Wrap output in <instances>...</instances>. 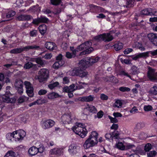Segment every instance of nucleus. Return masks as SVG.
Segmentation results:
<instances>
[{"instance_id":"f257e3e1","label":"nucleus","mask_w":157,"mask_h":157,"mask_svg":"<svg viewBox=\"0 0 157 157\" xmlns=\"http://www.w3.org/2000/svg\"><path fill=\"white\" fill-rule=\"evenodd\" d=\"M98 133L95 131L92 132L89 138L85 141L83 145L85 149H88L96 145L98 143Z\"/></svg>"},{"instance_id":"f03ea898","label":"nucleus","mask_w":157,"mask_h":157,"mask_svg":"<svg viewBox=\"0 0 157 157\" xmlns=\"http://www.w3.org/2000/svg\"><path fill=\"white\" fill-rule=\"evenodd\" d=\"M92 44V42L91 41H88L80 45L78 48V49L79 51L85 49V51L81 53V55L91 53L93 50V48L91 47Z\"/></svg>"},{"instance_id":"7ed1b4c3","label":"nucleus","mask_w":157,"mask_h":157,"mask_svg":"<svg viewBox=\"0 0 157 157\" xmlns=\"http://www.w3.org/2000/svg\"><path fill=\"white\" fill-rule=\"evenodd\" d=\"M49 76V72L48 70L46 68H42L38 71L37 77L39 82H41L46 81Z\"/></svg>"},{"instance_id":"20e7f679","label":"nucleus","mask_w":157,"mask_h":157,"mask_svg":"<svg viewBox=\"0 0 157 157\" xmlns=\"http://www.w3.org/2000/svg\"><path fill=\"white\" fill-rule=\"evenodd\" d=\"M78 66L79 67L75 68L73 70L71 75L73 76H78L81 78L86 76L88 74V72L84 70V68L86 67H87L80 66L79 63Z\"/></svg>"},{"instance_id":"39448f33","label":"nucleus","mask_w":157,"mask_h":157,"mask_svg":"<svg viewBox=\"0 0 157 157\" xmlns=\"http://www.w3.org/2000/svg\"><path fill=\"white\" fill-rule=\"evenodd\" d=\"M113 38L110 33H104L95 36L93 41L109 42L112 40Z\"/></svg>"},{"instance_id":"423d86ee","label":"nucleus","mask_w":157,"mask_h":157,"mask_svg":"<svg viewBox=\"0 0 157 157\" xmlns=\"http://www.w3.org/2000/svg\"><path fill=\"white\" fill-rule=\"evenodd\" d=\"M99 59V58L98 57H96L94 58L89 57H86L79 62V65L80 66L88 67L97 62Z\"/></svg>"},{"instance_id":"0eeeda50","label":"nucleus","mask_w":157,"mask_h":157,"mask_svg":"<svg viewBox=\"0 0 157 157\" xmlns=\"http://www.w3.org/2000/svg\"><path fill=\"white\" fill-rule=\"evenodd\" d=\"M149 53L152 56L157 55V49L152 51L139 53L133 56L132 58L133 60H136L140 58L148 57Z\"/></svg>"},{"instance_id":"6e6552de","label":"nucleus","mask_w":157,"mask_h":157,"mask_svg":"<svg viewBox=\"0 0 157 157\" xmlns=\"http://www.w3.org/2000/svg\"><path fill=\"white\" fill-rule=\"evenodd\" d=\"M55 124V122L53 120L50 119L42 120L41 122L42 127L44 129L51 128Z\"/></svg>"},{"instance_id":"1a4fd4ad","label":"nucleus","mask_w":157,"mask_h":157,"mask_svg":"<svg viewBox=\"0 0 157 157\" xmlns=\"http://www.w3.org/2000/svg\"><path fill=\"white\" fill-rule=\"evenodd\" d=\"M14 140L19 141L22 140L25 136V132L22 130H20L13 132Z\"/></svg>"},{"instance_id":"9d476101","label":"nucleus","mask_w":157,"mask_h":157,"mask_svg":"<svg viewBox=\"0 0 157 157\" xmlns=\"http://www.w3.org/2000/svg\"><path fill=\"white\" fill-rule=\"evenodd\" d=\"M147 77L151 81L157 82V74L155 72V70L149 67L147 72Z\"/></svg>"},{"instance_id":"9b49d317","label":"nucleus","mask_w":157,"mask_h":157,"mask_svg":"<svg viewBox=\"0 0 157 157\" xmlns=\"http://www.w3.org/2000/svg\"><path fill=\"white\" fill-rule=\"evenodd\" d=\"M24 85L26 89V92L28 95L30 97H33L34 95L33 89V85L28 81L24 82Z\"/></svg>"},{"instance_id":"f8f14e48","label":"nucleus","mask_w":157,"mask_h":157,"mask_svg":"<svg viewBox=\"0 0 157 157\" xmlns=\"http://www.w3.org/2000/svg\"><path fill=\"white\" fill-rule=\"evenodd\" d=\"M140 13L143 15L157 16V10L151 8H147L142 10Z\"/></svg>"},{"instance_id":"ddd939ff","label":"nucleus","mask_w":157,"mask_h":157,"mask_svg":"<svg viewBox=\"0 0 157 157\" xmlns=\"http://www.w3.org/2000/svg\"><path fill=\"white\" fill-rule=\"evenodd\" d=\"M41 147L37 148L36 147L33 146L31 147L29 150L28 153L31 156L34 155L36 154L38 152H42L43 149L42 147V145H41Z\"/></svg>"},{"instance_id":"4468645a","label":"nucleus","mask_w":157,"mask_h":157,"mask_svg":"<svg viewBox=\"0 0 157 157\" xmlns=\"http://www.w3.org/2000/svg\"><path fill=\"white\" fill-rule=\"evenodd\" d=\"M79 147L76 146L74 144L70 145L69 147L68 152L72 155L76 154L78 151Z\"/></svg>"},{"instance_id":"2eb2a0df","label":"nucleus","mask_w":157,"mask_h":157,"mask_svg":"<svg viewBox=\"0 0 157 157\" xmlns=\"http://www.w3.org/2000/svg\"><path fill=\"white\" fill-rule=\"evenodd\" d=\"M147 37L149 40L155 46H157V34L155 33H150L147 35Z\"/></svg>"},{"instance_id":"dca6fc26","label":"nucleus","mask_w":157,"mask_h":157,"mask_svg":"<svg viewBox=\"0 0 157 157\" xmlns=\"http://www.w3.org/2000/svg\"><path fill=\"white\" fill-rule=\"evenodd\" d=\"M61 120L63 124H69L71 122L72 119L70 114H65L62 116Z\"/></svg>"},{"instance_id":"f3484780","label":"nucleus","mask_w":157,"mask_h":157,"mask_svg":"<svg viewBox=\"0 0 157 157\" xmlns=\"http://www.w3.org/2000/svg\"><path fill=\"white\" fill-rule=\"evenodd\" d=\"M83 128H86L84 124L80 123H77L75 125L72 127V129L74 132H77L78 133L80 134L81 132H79V131L82 130Z\"/></svg>"},{"instance_id":"a211bd4d","label":"nucleus","mask_w":157,"mask_h":157,"mask_svg":"<svg viewBox=\"0 0 157 157\" xmlns=\"http://www.w3.org/2000/svg\"><path fill=\"white\" fill-rule=\"evenodd\" d=\"M63 148H56L51 149L50 153L51 155H60L63 152Z\"/></svg>"},{"instance_id":"6ab92c4d","label":"nucleus","mask_w":157,"mask_h":157,"mask_svg":"<svg viewBox=\"0 0 157 157\" xmlns=\"http://www.w3.org/2000/svg\"><path fill=\"white\" fill-rule=\"evenodd\" d=\"M84 112L88 111L89 113H96L97 112V110L94 106L91 105H88L84 108Z\"/></svg>"},{"instance_id":"aec40b11","label":"nucleus","mask_w":157,"mask_h":157,"mask_svg":"<svg viewBox=\"0 0 157 157\" xmlns=\"http://www.w3.org/2000/svg\"><path fill=\"white\" fill-rule=\"evenodd\" d=\"M10 93L9 92H7L6 93L2 96V99L3 101L7 103L12 102L13 100L10 98V94L8 93Z\"/></svg>"},{"instance_id":"412c9836","label":"nucleus","mask_w":157,"mask_h":157,"mask_svg":"<svg viewBox=\"0 0 157 157\" xmlns=\"http://www.w3.org/2000/svg\"><path fill=\"white\" fill-rule=\"evenodd\" d=\"M45 47L50 50H52L56 48V44L54 43L48 42L45 44Z\"/></svg>"},{"instance_id":"4be33fe9","label":"nucleus","mask_w":157,"mask_h":157,"mask_svg":"<svg viewBox=\"0 0 157 157\" xmlns=\"http://www.w3.org/2000/svg\"><path fill=\"white\" fill-rule=\"evenodd\" d=\"M48 98L50 100L59 97V95L54 92L50 93L47 94Z\"/></svg>"},{"instance_id":"5701e85b","label":"nucleus","mask_w":157,"mask_h":157,"mask_svg":"<svg viewBox=\"0 0 157 157\" xmlns=\"http://www.w3.org/2000/svg\"><path fill=\"white\" fill-rule=\"evenodd\" d=\"M94 98L93 96L90 95L88 96H85L81 98L80 100L81 101L90 102L92 101Z\"/></svg>"},{"instance_id":"b1692460","label":"nucleus","mask_w":157,"mask_h":157,"mask_svg":"<svg viewBox=\"0 0 157 157\" xmlns=\"http://www.w3.org/2000/svg\"><path fill=\"white\" fill-rule=\"evenodd\" d=\"M79 132H81L80 134V133H78V132H74L76 134L78 135L82 138H83L86 136L87 132V131L86 128H83V129H82V130H80V131H79Z\"/></svg>"},{"instance_id":"393cba45","label":"nucleus","mask_w":157,"mask_h":157,"mask_svg":"<svg viewBox=\"0 0 157 157\" xmlns=\"http://www.w3.org/2000/svg\"><path fill=\"white\" fill-rule=\"evenodd\" d=\"M31 18V16L29 15H21L18 16L17 19L19 21H25L29 20Z\"/></svg>"},{"instance_id":"a878e982","label":"nucleus","mask_w":157,"mask_h":157,"mask_svg":"<svg viewBox=\"0 0 157 157\" xmlns=\"http://www.w3.org/2000/svg\"><path fill=\"white\" fill-rule=\"evenodd\" d=\"M131 73L133 75L137 74L140 73V70L139 68L135 66H133L131 69Z\"/></svg>"},{"instance_id":"bb28decb","label":"nucleus","mask_w":157,"mask_h":157,"mask_svg":"<svg viewBox=\"0 0 157 157\" xmlns=\"http://www.w3.org/2000/svg\"><path fill=\"white\" fill-rule=\"evenodd\" d=\"M39 48V46L36 45L28 46L22 47V52L24 51H27L29 49H37Z\"/></svg>"},{"instance_id":"cd10ccee","label":"nucleus","mask_w":157,"mask_h":157,"mask_svg":"<svg viewBox=\"0 0 157 157\" xmlns=\"http://www.w3.org/2000/svg\"><path fill=\"white\" fill-rule=\"evenodd\" d=\"M108 79L106 81L107 82H112L115 84L117 83L118 82V80L114 77L113 76H110L108 78Z\"/></svg>"},{"instance_id":"c85d7f7f","label":"nucleus","mask_w":157,"mask_h":157,"mask_svg":"<svg viewBox=\"0 0 157 157\" xmlns=\"http://www.w3.org/2000/svg\"><path fill=\"white\" fill-rule=\"evenodd\" d=\"M4 157H19L15 153L12 151H8Z\"/></svg>"},{"instance_id":"c756f323","label":"nucleus","mask_w":157,"mask_h":157,"mask_svg":"<svg viewBox=\"0 0 157 157\" xmlns=\"http://www.w3.org/2000/svg\"><path fill=\"white\" fill-rule=\"evenodd\" d=\"M63 64V63L61 61H59L55 62L52 66L55 69H57Z\"/></svg>"},{"instance_id":"7c9ffc66","label":"nucleus","mask_w":157,"mask_h":157,"mask_svg":"<svg viewBox=\"0 0 157 157\" xmlns=\"http://www.w3.org/2000/svg\"><path fill=\"white\" fill-rule=\"evenodd\" d=\"M29 99V98L25 95H23L20 97L18 99V101L19 103H22L23 102L27 101Z\"/></svg>"},{"instance_id":"2f4dec72","label":"nucleus","mask_w":157,"mask_h":157,"mask_svg":"<svg viewBox=\"0 0 157 157\" xmlns=\"http://www.w3.org/2000/svg\"><path fill=\"white\" fill-rule=\"evenodd\" d=\"M114 47L116 51H118L123 48V44L121 42H117V43L114 45Z\"/></svg>"},{"instance_id":"473e14b6","label":"nucleus","mask_w":157,"mask_h":157,"mask_svg":"<svg viewBox=\"0 0 157 157\" xmlns=\"http://www.w3.org/2000/svg\"><path fill=\"white\" fill-rule=\"evenodd\" d=\"M6 138L8 140L12 141L14 140L13 132V133H9L6 136Z\"/></svg>"},{"instance_id":"72a5a7b5","label":"nucleus","mask_w":157,"mask_h":157,"mask_svg":"<svg viewBox=\"0 0 157 157\" xmlns=\"http://www.w3.org/2000/svg\"><path fill=\"white\" fill-rule=\"evenodd\" d=\"M22 52V47L14 49L10 51V53L13 54L19 53Z\"/></svg>"},{"instance_id":"f704fd0d","label":"nucleus","mask_w":157,"mask_h":157,"mask_svg":"<svg viewBox=\"0 0 157 157\" xmlns=\"http://www.w3.org/2000/svg\"><path fill=\"white\" fill-rule=\"evenodd\" d=\"M14 85L16 88L23 87V82L21 80H16Z\"/></svg>"},{"instance_id":"c9c22d12","label":"nucleus","mask_w":157,"mask_h":157,"mask_svg":"<svg viewBox=\"0 0 157 157\" xmlns=\"http://www.w3.org/2000/svg\"><path fill=\"white\" fill-rule=\"evenodd\" d=\"M135 48H138L141 51L145 50V48L143 47L141 43L136 42L135 44V45L134 46Z\"/></svg>"},{"instance_id":"e433bc0d","label":"nucleus","mask_w":157,"mask_h":157,"mask_svg":"<svg viewBox=\"0 0 157 157\" xmlns=\"http://www.w3.org/2000/svg\"><path fill=\"white\" fill-rule=\"evenodd\" d=\"M116 146L117 148L119 149L123 150H125V147L124 144L121 142H119L116 144Z\"/></svg>"},{"instance_id":"4c0bfd02","label":"nucleus","mask_w":157,"mask_h":157,"mask_svg":"<svg viewBox=\"0 0 157 157\" xmlns=\"http://www.w3.org/2000/svg\"><path fill=\"white\" fill-rule=\"evenodd\" d=\"M122 102L121 100H116L114 104V107L118 108H120L122 107Z\"/></svg>"},{"instance_id":"58836bf2","label":"nucleus","mask_w":157,"mask_h":157,"mask_svg":"<svg viewBox=\"0 0 157 157\" xmlns=\"http://www.w3.org/2000/svg\"><path fill=\"white\" fill-rule=\"evenodd\" d=\"M59 85V83L56 82L52 84H50L48 85V87L51 90L53 89L55 87Z\"/></svg>"},{"instance_id":"ea45409f","label":"nucleus","mask_w":157,"mask_h":157,"mask_svg":"<svg viewBox=\"0 0 157 157\" xmlns=\"http://www.w3.org/2000/svg\"><path fill=\"white\" fill-rule=\"evenodd\" d=\"M150 93L153 95H155L157 94V86H154L151 89Z\"/></svg>"},{"instance_id":"a19ab883","label":"nucleus","mask_w":157,"mask_h":157,"mask_svg":"<svg viewBox=\"0 0 157 157\" xmlns=\"http://www.w3.org/2000/svg\"><path fill=\"white\" fill-rule=\"evenodd\" d=\"M119 75L121 76H124L127 77L129 78L130 79H132L131 76L130 74L125 71H121L119 73Z\"/></svg>"},{"instance_id":"79ce46f5","label":"nucleus","mask_w":157,"mask_h":157,"mask_svg":"<svg viewBox=\"0 0 157 157\" xmlns=\"http://www.w3.org/2000/svg\"><path fill=\"white\" fill-rule=\"evenodd\" d=\"M15 14V12L14 11L11 10L9 11L6 15L7 18H10L13 17Z\"/></svg>"},{"instance_id":"37998d69","label":"nucleus","mask_w":157,"mask_h":157,"mask_svg":"<svg viewBox=\"0 0 157 157\" xmlns=\"http://www.w3.org/2000/svg\"><path fill=\"white\" fill-rule=\"evenodd\" d=\"M36 62L38 64H40L41 66H43L44 65V62L43 60L40 58H36L35 59Z\"/></svg>"},{"instance_id":"c03bdc74","label":"nucleus","mask_w":157,"mask_h":157,"mask_svg":"<svg viewBox=\"0 0 157 157\" xmlns=\"http://www.w3.org/2000/svg\"><path fill=\"white\" fill-rule=\"evenodd\" d=\"M127 7H130L133 6L134 0H127Z\"/></svg>"},{"instance_id":"a18cd8bd","label":"nucleus","mask_w":157,"mask_h":157,"mask_svg":"<svg viewBox=\"0 0 157 157\" xmlns=\"http://www.w3.org/2000/svg\"><path fill=\"white\" fill-rule=\"evenodd\" d=\"M119 89L120 91L122 92H128L130 90V88L124 86L121 87L119 88Z\"/></svg>"},{"instance_id":"49530a36","label":"nucleus","mask_w":157,"mask_h":157,"mask_svg":"<svg viewBox=\"0 0 157 157\" xmlns=\"http://www.w3.org/2000/svg\"><path fill=\"white\" fill-rule=\"evenodd\" d=\"M33 66V64L31 62H28L24 65V68L25 69H28L31 68Z\"/></svg>"},{"instance_id":"de8ad7c7","label":"nucleus","mask_w":157,"mask_h":157,"mask_svg":"<svg viewBox=\"0 0 157 157\" xmlns=\"http://www.w3.org/2000/svg\"><path fill=\"white\" fill-rule=\"evenodd\" d=\"M61 0H51V3L54 5H59L61 3Z\"/></svg>"},{"instance_id":"09e8293b","label":"nucleus","mask_w":157,"mask_h":157,"mask_svg":"<svg viewBox=\"0 0 157 157\" xmlns=\"http://www.w3.org/2000/svg\"><path fill=\"white\" fill-rule=\"evenodd\" d=\"M156 152L155 151H150L147 154V156L148 157H153L155 155Z\"/></svg>"},{"instance_id":"8fccbe9b","label":"nucleus","mask_w":157,"mask_h":157,"mask_svg":"<svg viewBox=\"0 0 157 157\" xmlns=\"http://www.w3.org/2000/svg\"><path fill=\"white\" fill-rule=\"evenodd\" d=\"M151 148V145L149 143L147 144L145 146L144 150L146 151H149Z\"/></svg>"},{"instance_id":"3c124183","label":"nucleus","mask_w":157,"mask_h":157,"mask_svg":"<svg viewBox=\"0 0 157 157\" xmlns=\"http://www.w3.org/2000/svg\"><path fill=\"white\" fill-rule=\"evenodd\" d=\"M69 87L70 88L72 92L78 89L77 86H75V84H73L70 86Z\"/></svg>"},{"instance_id":"603ef678","label":"nucleus","mask_w":157,"mask_h":157,"mask_svg":"<svg viewBox=\"0 0 157 157\" xmlns=\"http://www.w3.org/2000/svg\"><path fill=\"white\" fill-rule=\"evenodd\" d=\"M152 109V107L150 105H145L144 107V109L146 111L151 110Z\"/></svg>"},{"instance_id":"864d4df0","label":"nucleus","mask_w":157,"mask_h":157,"mask_svg":"<svg viewBox=\"0 0 157 157\" xmlns=\"http://www.w3.org/2000/svg\"><path fill=\"white\" fill-rule=\"evenodd\" d=\"M37 104L40 105L46 102V101L44 99H39L36 101Z\"/></svg>"},{"instance_id":"5fc2aeb1","label":"nucleus","mask_w":157,"mask_h":157,"mask_svg":"<svg viewBox=\"0 0 157 157\" xmlns=\"http://www.w3.org/2000/svg\"><path fill=\"white\" fill-rule=\"evenodd\" d=\"M135 147V146L133 144H128L125 147V149H129L133 148Z\"/></svg>"},{"instance_id":"6e6d98bb","label":"nucleus","mask_w":157,"mask_h":157,"mask_svg":"<svg viewBox=\"0 0 157 157\" xmlns=\"http://www.w3.org/2000/svg\"><path fill=\"white\" fill-rule=\"evenodd\" d=\"M108 117L110 119L111 122L112 123H117L118 121L117 120L116 118L115 117H112L110 116H109Z\"/></svg>"},{"instance_id":"4d7b16f0","label":"nucleus","mask_w":157,"mask_h":157,"mask_svg":"<svg viewBox=\"0 0 157 157\" xmlns=\"http://www.w3.org/2000/svg\"><path fill=\"white\" fill-rule=\"evenodd\" d=\"M40 18L41 22H47L48 20V19L47 17L43 16H41Z\"/></svg>"},{"instance_id":"13d9d810","label":"nucleus","mask_w":157,"mask_h":157,"mask_svg":"<svg viewBox=\"0 0 157 157\" xmlns=\"http://www.w3.org/2000/svg\"><path fill=\"white\" fill-rule=\"evenodd\" d=\"M133 50L131 48H128L125 49L124 51V53L125 54H128L132 52Z\"/></svg>"},{"instance_id":"bf43d9fd","label":"nucleus","mask_w":157,"mask_h":157,"mask_svg":"<svg viewBox=\"0 0 157 157\" xmlns=\"http://www.w3.org/2000/svg\"><path fill=\"white\" fill-rule=\"evenodd\" d=\"M52 56V54L51 53L46 54L43 56V58L46 59H50Z\"/></svg>"},{"instance_id":"052dcab7","label":"nucleus","mask_w":157,"mask_h":157,"mask_svg":"<svg viewBox=\"0 0 157 157\" xmlns=\"http://www.w3.org/2000/svg\"><path fill=\"white\" fill-rule=\"evenodd\" d=\"M105 137L106 139L109 140L112 139L113 136L110 133H106L105 135Z\"/></svg>"},{"instance_id":"680f3d73","label":"nucleus","mask_w":157,"mask_h":157,"mask_svg":"<svg viewBox=\"0 0 157 157\" xmlns=\"http://www.w3.org/2000/svg\"><path fill=\"white\" fill-rule=\"evenodd\" d=\"M41 22L40 18H38L36 19L33 20V23L37 25L40 23Z\"/></svg>"},{"instance_id":"e2e57ef3","label":"nucleus","mask_w":157,"mask_h":157,"mask_svg":"<svg viewBox=\"0 0 157 157\" xmlns=\"http://www.w3.org/2000/svg\"><path fill=\"white\" fill-rule=\"evenodd\" d=\"M47 93V91L45 90H41L38 92V94L39 95H44L46 94Z\"/></svg>"},{"instance_id":"0e129e2a","label":"nucleus","mask_w":157,"mask_h":157,"mask_svg":"<svg viewBox=\"0 0 157 157\" xmlns=\"http://www.w3.org/2000/svg\"><path fill=\"white\" fill-rule=\"evenodd\" d=\"M138 109L136 107H134L130 111V112L131 113L133 114L137 113L138 111Z\"/></svg>"},{"instance_id":"69168bd1","label":"nucleus","mask_w":157,"mask_h":157,"mask_svg":"<svg viewBox=\"0 0 157 157\" xmlns=\"http://www.w3.org/2000/svg\"><path fill=\"white\" fill-rule=\"evenodd\" d=\"M100 98L102 100H107L108 99V97L105 94H102L101 95Z\"/></svg>"},{"instance_id":"338daca9","label":"nucleus","mask_w":157,"mask_h":157,"mask_svg":"<svg viewBox=\"0 0 157 157\" xmlns=\"http://www.w3.org/2000/svg\"><path fill=\"white\" fill-rule=\"evenodd\" d=\"M103 115V113L101 111H100L99 112H98L97 115V117L99 118H101Z\"/></svg>"},{"instance_id":"774afa93","label":"nucleus","mask_w":157,"mask_h":157,"mask_svg":"<svg viewBox=\"0 0 157 157\" xmlns=\"http://www.w3.org/2000/svg\"><path fill=\"white\" fill-rule=\"evenodd\" d=\"M69 82V80L68 78L65 77L63 78V82L64 84L68 83Z\"/></svg>"}]
</instances>
